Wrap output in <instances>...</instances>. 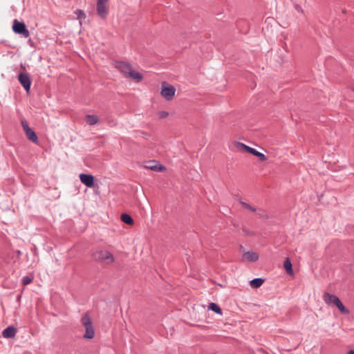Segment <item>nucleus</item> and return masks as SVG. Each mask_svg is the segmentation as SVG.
Listing matches in <instances>:
<instances>
[{"mask_svg": "<svg viewBox=\"0 0 354 354\" xmlns=\"http://www.w3.org/2000/svg\"><path fill=\"white\" fill-rule=\"evenodd\" d=\"M114 66L126 78H131L136 82H140L142 80V75L133 70L131 65L128 62L116 61L114 63Z\"/></svg>", "mask_w": 354, "mask_h": 354, "instance_id": "f257e3e1", "label": "nucleus"}, {"mask_svg": "<svg viewBox=\"0 0 354 354\" xmlns=\"http://www.w3.org/2000/svg\"><path fill=\"white\" fill-rule=\"evenodd\" d=\"M92 256L95 261L104 264H111L115 261L113 255L106 250H98Z\"/></svg>", "mask_w": 354, "mask_h": 354, "instance_id": "f03ea898", "label": "nucleus"}, {"mask_svg": "<svg viewBox=\"0 0 354 354\" xmlns=\"http://www.w3.org/2000/svg\"><path fill=\"white\" fill-rule=\"evenodd\" d=\"M235 146L236 147V148L239 150H241V151L243 150L248 153H250L258 157L261 161H266L267 160L266 156L263 153L259 152L255 149L252 148L243 143L236 142Z\"/></svg>", "mask_w": 354, "mask_h": 354, "instance_id": "7ed1b4c3", "label": "nucleus"}, {"mask_svg": "<svg viewBox=\"0 0 354 354\" xmlns=\"http://www.w3.org/2000/svg\"><path fill=\"white\" fill-rule=\"evenodd\" d=\"M109 0H97V13L98 16L104 19L109 13L108 3Z\"/></svg>", "mask_w": 354, "mask_h": 354, "instance_id": "20e7f679", "label": "nucleus"}, {"mask_svg": "<svg viewBox=\"0 0 354 354\" xmlns=\"http://www.w3.org/2000/svg\"><path fill=\"white\" fill-rule=\"evenodd\" d=\"M12 30L15 33L22 35L25 38H28L30 36V32L26 28L25 24L17 19H15L13 21Z\"/></svg>", "mask_w": 354, "mask_h": 354, "instance_id": "39448f33", "label": "nucleus"}, {"mask_svg": "<svg viewBox=\"0 0 354 354\" xmlns=\"http://www.w3.org/2000/svg\"><path fill=\"white\" fill-rule=\"evenodd\" d=\"M176 93V88L171 86L169 85L165 82L162 84L161 88V95L167 100H171Z\"/></svg>", "mask_w": 354, "mask_h": 354, "instance_id": "423d86ee", "label": "nucleus"}, {"mask_svg": "<svg viewBox=\"0 0 354 354\" xmlns=\"http://www.w3.org/2000/svg\"><path fill=\"white\" fill-rule=\"evenodd\" d=\"M22 127L25 131L26 136L28 140L32 141L34 143L38 142V138L35 131L30 129L27 123V122L23 120L21 121Z\"/></svg>", "mask_w": 354, "mask_h": 354, "instance_id": "0eeeda50", "label": "nucleus"}, {"mask_svg": "<svg viewBox=\"0 0 354 354\" xmlns=\"http://www.w3.org/2000/svg\"><path fill=\"white\" fill-rule=\"evenodd\" d=\"M18 80L20 84L23 86L24 89L27 93L30 91V86H31V80L28 73H21L19 75Z\"/></svg>", "mask_w": 354, "mask_h": 354, "instance_id": "6e6552de", "label": "nucleus"}, {"mask_svg": "<svg viewBox=\"0 0 354 354\" xmlns=\"http://www.w3.org/2000/svg\"><path fill=\"white\" fill-rule=\"evenodd\" d=\"M82 324L85 327L86 332H94V328L92 326V319L88 313L82 316Z\"/></svg>", "mask_w": 354, "mask_h": 354, "instance_id": "1a4fd4ad", "label": "nucleus"}, {"mask_svg": "<svg viewBox=\"0 0 354 354\" xmlns=\"http://www.w3.org/2000/svg\"><path fill=\"white\" fill-rule=\"evenodd\" d=\"M259 254L254 251L245 252L242 255L243 261H256L259 259Z\"/></svg>", "mask_w": 354, "mask_h": 354, "instance_id": "9d476101", "label": "nucleus"}, {"mask_svg": "<svg viewBox=\"0 0 354 354\" xmlns=\"http://www.w3.org/2000/svg\"><path fill=\"white\" fill-rule=\"evenodd\" d=\"M323 299L324 302L329 306H335L336 304L339 301V299L332 294L325 292L323 295Z\"/></svg>", "mask_w": 354, "mask_h": 354, "instance_id": "9b49d317", "label": "nucleus"}, {"mask_svg": "<svg viewBox=\"0 0 354 354\" xmlns=\"http://www.w3.org/2000/svg\"><path fill=\"white\" fill-rule=\"evenodd\" d=\"M80 181L88 187H92L94 185V178L91 174H80Z\"/></svg>", "mask_w": 354, "mask_h": 354, "instance_id": "f8f14e48", "label": "nucleus"}, {"mask_svg": "<svg viewBox=\"0 0 354 354\" xmlns=\"http://www.w3.org/2000/svg\"><path fill=\"white\" fill-rule=\"evenodd\" d=\"M145 167L153 171H163L165 170V167L162 165H158L154 162H149L145 165Z\"/></svg>", "mask_w": 354, "mask_h": 354, "instance_id": "ddd939ff", "label": "nucleus"}, {"mask_svg": "<svg viewBox=\"0 0 354 354\" xmlns=\"http://www.w3.org/2000/svg\"><path fill=\"white\" fill-rule=\"evenodd\" d=\"M85 120L88 124L94 125L98 122L99 118L95 115H86L85 116Z\"/></svg>", "mask_w": 354, "mask_h": 354, "instance_id": "4468645a", "label": "nucleus"}, {"mask_svg": "<svg viewBox=\"0 0 354 354\" xmlns=\"http://www.w3.org/2000/svg\"><path fill=\"white\" fill-rule=\"evenodd\" d=\"M283 267H284V269L286 270V272L288 274L291 275L293 274L292 263L289 258H287L285 260L284 263H283Z\"/></svg>", "mask_w": 354, "mask_h": 354, "instance_id": "2eb2a0df", "label": "nucleus"}, {"mask_svg": "<svg viewBox=\"0 0 354 354\" xmlns=\"http://www.w3.org/2000/svg\"><path fill=\"white\" fill-rule=\"evenodd\" d=\"M121 220L122 222L129 225H132L134 223L131 216L128 214H122L121 215Z\"/></svg>", "mask_w": 354, "mask_h": 354, "instance_id": "dca6fc26", "label": "nucleus"}, {"mask_svg": "<svg viewBox=\"0 0 354 354\" xmlns=\"http://www.w3.org/2000/svg\"><path fill=\"white\" fill-rule=\"evenodd\" d=\"M263 283V279L260 278L254 279L250 281V283L252 288H259Z\"/></svg>", "mask_w": 354, "mask_h": 354, "instance_id": "f3484780", "label": "nucleus"}, {"mask_svg": "<svg viewBox=\"0 0 354 354\" xmlns=\"http://www.w3.org/2000/svg\"><path fill=\"white\" fill-rule=\"evenodd\" d=\"M208 308L209 310H212V311L215 312L216 314L221 315L222 314V310L221 308L215 303H210Z\"/></svg>", "mask_w": 354, "mask_h": 354, "instance_id": "a211bd4d", "label": "nucleus"}, {"mask_svg": "<svg viewBox=\"0 0 354 354\" xmlns=\"http://www.w3.org/2000/svg\"><path fill=\"white\" fill-rule=\"evenodd\" d=\"M335 306L337 307L342 313L344 315H348L349 313V310L342 304L340 300L336 304Z\"/></svg>", "mask_w": 354, "mask_h": 354, "instance_id": "6ab92c4d", "label": "nucleus"}, {"mask_svg": "<svg viewBox=\"0 0 354 354\" xmlns=\"http://www.w3.org/2000/svg\"><path fill=\"white\" fill-rule=\"evenodd\" d=\"M75 14L77 15V19L81 21L82 19H84L86 18V15L84 12L82 10H77L75 12Z\"/></svg>", "mask_w": 354, "mask_h": 354, "instance_id": "aec40b11", "label": "nucleus"}, {"mask_svg": "<svg viewBox=\"0 0 354 354\" xmlns=\"http://www.w3.org/2000/svg\"><path fill=\"white\" fill-rule=\"evenodd\" d=\"M33 280L32 276H26L22 279V283L24 286H26L29 283H30Z\"/></svg>", "mask_w": 354, "mask_h": 354, "instance_id": "412c9836", "label": "nucleus"}, {"mask_svg": "<svg viewBox=\"0 0 354 354\" xmlns=\"http://www.w3.org/2000/svg\"><path fill=\"white\" fill-rule=\"evenodd\" d=\"M240 203H241V205L243 206V207H244L245 209H247L251 212L256 211V208H254V207H252L250 205H249L243 201H241Z\"/></svg>", "mask_w": 354, "mask_h": 354, "instance_id": "4be33fe9", "label": "nucleus"}, {"mask_svg": "<svg viewBox=\"0 0 354 354\" xmlns=\"http://www.w3.org/2000/svg\"><path fill=\"white\" fill-rule=\"evenodd\" d=\"M157 115L160 119H163L169 115V113L165 111H160L157 113Z\"/></svg>", "mask_w": 354, "mask_h": 354, "instance_id": "5701e85b", "label": "nucleus"}, {"mask_svg": "<svg viewBox=\"0 0 354 354\" xmlns=\"http://www.w3.org/2000/svg\"><path fill=\"white\" fill-rule=\"evenodd\" d=\"M16 333H2V335L4 338H14L15 337Z\"/></svg>", "mask_w": 354, "mask_h": 354, "instance_id": "b1692460", "label": "nucleus"}, {"mask_svg": "<svg viewBox=\"0 0 354 354\" xmlns=\"http://www.w3.org/2000/svg\"><path fill=\"white\" fill-rule=\"evenodd\" d=\"M95 336V333H84V338L86 339H93Z\"/></svg>", "mask_w": 354, "mask_h": 354, "instance_id": "393cba45", "label": "nucleus"}, {"mask_svg": "<svg viewBox=\"0 0 354 354\" xmlns=\"http://www.w3.org/2000/svg\"><path fill=\"white\" fill-rule=\"evenodd\" d=\"M15 328L13 326H8L3 332H15Z\"/></svg>", "mask_w": 354, "mask_h": 354, "instance_id": "a878e982", "label": "nucleus"}, {"mask_svg": "<svg viewBox=\"0 0 354 354\" xmlns=\"http://www.w3.org/2000/svg\"><path fill=\"white\" fill-rule=\"evenodd\" d=\"M348 354H354V350H350Z\"/></svg>", "mask_w": 354, "mask_h": 354, "instance_id": "bb28decb", "label": "nucleus"}]
</instances>
